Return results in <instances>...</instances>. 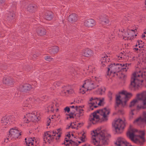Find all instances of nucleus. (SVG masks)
Segmentation results:
<instances>
[{"instance_id": "obj_58", "label": "nucleus", "mask_w": 146, "mask_h": 146, "mask_svg": "<svg viewBox=\"0 0 146 146\" xmlns=\"http://www.w3.org/2000/svg\"><path fill=\"white\" fill-rule=\"evenodd\" d=\"M83 124L82 123H78V125L77 126L78 127H80L82 126Z\"/></svg>"}, {"instance_id": "obj_38", "label": "nucleus", "mask_w": 146, "mask_h": 146, "mask_svg": "<svg viewBox=\"0 0 146 146\" xmlns=\"http://www.w3.org/2000/svg\"><path fill=\"white\" fill-rule=\"evenodd\" d=\"M113 96V93L110 91L108 92V96L109 99L110 101H111L112 100V96Z\"/></svg>"}, {"instance_id": "obj_56", "label": "nucleus", "mask_w": 146, "mask_h": 146, "mask_svg": "<svg viewBox=\"0 0 146 146\" xmlns=\"http://www.w3.org/2000/svg\"><path fill=\"white\" fill-rule=\"evenodd\" d=\"M80 140L82 141V142H84L85 141V139L83 137H80Z\"/></svg>"}, {"instance_id": "obj_30", "label": "nucleus", "mask_w": 146, "mask_h": 146, "mask_svg": "<svg viewBox=\"0 0 146 146\" xmlns=\"http://www.w3.org/2000/svg\"><path fill=\"white\" fill-rule=\"evenodd\" d=\"M36 7V6L35 4H30L27 7V9L29 12L33 13L35 11Z\"/></svg>"}, {"instance_id": "obj_62", "label": "nucleus", "mask_w": 146, "mask_h": 146, "mask_svg": "<svg viewBox=\"0 0 146 146\" xmlns=\"http://www.w3.org/2000/svg\"><path fill=\"white\" fill-rule=\"evenodd\" d=\"M71 145V143H67L65 144V145L66 146H70V145Z\"/></svg>"}, {"instance_id": "obj_48", "label": "nucleus", "mask_w": 146, "mask_h": 146, "mask_svg": "<svg viewBox=\"0 0 146 146\" xmlns=\"http://www.w3.org/2000/svg\"><path fill=\"white\" fill-rule=\"evenodd\" d=\"M92 124H93L90 121V122L88 124V125L87 126V128L88 129L91 126Z\"/></svg>"}, {"instance_id": "obj_43", "label": "nucleus", "mask_w": 146, "mask_h": 146, "mask_svg": "<svg viewBox=\"0 0 146 146\" xmlns=\"http://www.w3.org/2000/svg\"><path fill=\"white\" fill-rule=\"evenodd\" d=\"M124 112L123 110H119L117 111V114H118L123 115Z\"/></svg>"}, {"instance_id": "obj_15", "label": "nucleus", "mask_w": 146, "mask_h": 146, "mask_svg": "<svg viewBox=\"0 0 146 146\" xmlns=\"http://www.w3.org/2000/svg\"><path fill=\"white\" fill-rule=\"evenodd\" d=\"M49 131L46 132L44 134L43 139L44 143H46L47 142L50 143L51 141H52L54 139L53 135H52L51 136L50 134L49 133Z\"/></svg>"}, {"instance_id": "obj_7", "label": "nucleus", "mask_w": 146, "mask_h": 146, "mask_svg": "<svg viewBox=\"0 0 146 146\" xmlns=\"http://www.w3.org/2000/svg\"><path fill=\"white\" fill-rule=\"evenodd\" d=\"M137 99H135L132 101L130 103L129 106L130 107L134 106L138 101H141L143 103V105L137 106V108L138 109H145L146 108V96L144 95L143 94H139L137 95Z\"/></svg>"}, {"instance_id": "obj_52", "label": "nucleus", "mask_w": 146, "mask_h": 146, "mask_svg": "<svg viewBox=\"0 0 146 146\" xmlns=\"http://www.w3.org/2000/svg\"><path fill=\"white\" fill-rule=\"evenodd\" d=\"M50 121H51V120H50V118H49L48 119V120L47 121V126H48L49 125H50Z\"/></svg>"}, {"instance_id": "obj_17", "label": "nucleus", "mask_w": 146, "mask_h": 146, "mask_svg": "<svg viewBox=\"0 0 146 146\" xmlns=\"http://www.w3.org/2000/svg\"><path fill=\"white\" fill-rule=\"evenodd\" d=\"M32 88V87L31 85L27 84L20 85L19 87V90L22 92H26L31 90Z\"/></svg>"}, {"instance_id": "obj_36", "label": "nucleus", "mask_w": 146, "mask_h": 146, "mask_svg": "<svg viewBox=\"0 0 146 146\" xmlns=\"http://www.w3.org/2000/svg\"><path fill=\"white\" fill-rule=\"evenodd\" d=\"M105 90L106 89L104 87L98 89V91L100 92V94L101 95L104 92Z\"/></svg>"}, {"instance_id": "obj_32", "label": "nucleus", "mask_w": 146, "mask_h": 146, "mask_svg": "<svg viewBox=\"0 0 146 146\" xmlns=\"http://www.w3.org/2000/svg\"><path fill=\"white\" fill-rule=\"evenodd\" d=\"M9 14V15L8 16V17L9 20L10 21V19H10L12 20L14 18L15 16V14L14 11L10 12Z\"/></svg>"}, {"instance_id": "obj_59", "label": "nucleus", "mask_w": 146, "mask_h": 146, "mask_svg": "<svg viewBox=\"0 0 146 146\" xmlns=\"http://www.w3.org/2000/svg\"><path fill=\"white\" fill-rule=\"evenodd\" d=\"M52 133L54 134L53 135V136H54L56 135L57 134L56 131H52Z\"/></svg>"}, {"instance_id": "obj_25", "label": "nucleus", "mask_w": 146, "mask_h": 146, "mask_svg": "<svg viewBox=\"0 0 146 146\" xmlns=\"http://www.w3.org/2000/svg\"><path fill=\"white\" fill-rule=\"evenodd\" d=\"M77 15L76 14L74 13L70 15L68 17V21L72 23L75 22L77 21Z\"/></svg>"}, {"instance_id": "obj_47", "label": "nucleus", "mask_w": 146, "mask_h": 146, "mask_svg": "<svg viewBox=\"0 0 146 146\" xmlns=\"http://www.w3.org/2000/svg\"><path fill=\"white\" fill-rule=\"evenodd\" d=\"M92 124H93L90 121V122L88 124V125L87 126V128L88 129L91 126Z\"/></svg>"}, {"instance_id": "obj_19", "label": "nucleus", "mask_w": 146, "mask_h": 146, "mask_svg": "<svg viewBox=\"0 0 146 146\" xmlns=\"http://www.w3.org/2000/svg\"><path fill=\"white\" fill-rule=\"evenodd\" d=\"M95 21L92 19H90L85 20L84 22V25L88 27H92L96 25Z\"/></svg>"}, {"instance_id": "obj_55", "label": "nucleus", "mask_w": 146, "mask_h": 146, "mask_svg": "<svg viewBox=\"0 0 146 146\" xmlns=\"http://www.w3.org/2000/svg\"><path fill=\"white\" fill-rule=\"evenodd\" d=\"M138 46H139V48H143V46H144V45L142 43L139 45H138Z\"/></svg>"}, {"instance_id": "obj_9", "label": "nucleus", "mask_w": 146, "mask_h": 146, "mask_svg": "<svg viewBox=\"0 0 146 146\" xmlns=\"http://www.w3.org/2000/svg\"><path fill=\"white\" fill-rule=\"evenodd\" d=\"M125 122L120 119H118L113 123V126L116 132L119 133H120V131L123 130L125 126Z\"/></svg>"}, {"instance_id": "obj_20", "label": "nucleus", "mask_w": 146, "mask_h": 146, "mask_svg": "<svg viewBox=\"0 0 146 146\" xmlns=\"http://www.w3.org/2000/svg\"><path fill=\"white\" fill-rule=\"evenodd\" d=\"M3 83L8 86H10L13 84L14 81L10 77H5L3 78Z\"/></svg>"}, {"instance_id": "obj_51", "label": "nucleus", "mask_w": 146, "mask_h": 146, "mask_svg": "<svg viewBox=\"0 0 146 146\" xmlns=\"http://www.w3.org/2000/svg\"><path fill=\"white\" fill-rule=\"evenodd\" d=\"M75 112V111H73L72 112H71L70 113V115H74L75 116H76L77 115H76V114H74V113Z\"/></svg>"}, {"instance_id": "obj_64", "label": "nucleus", "mask_w": 146, "mask_h": 146, "mask_svg": "<svg viewBox=\"0 0 146 146\" xmlns=\"http://www.w3.org/2000/svg\"><path fill=\"white\" fill-rule=\"evenodd\" d=\"M82 146H91L90 145H89L88 144H85L84 145H82Z\"/></svg>"}, {"instance_id": "obj_26", "label": "nucleus", "mask_w": 146, "mask_h": 146, "mask_svg": "<svg viewBox=\"0 0 146 146\" xmlns=\"http://www.w3.org/2000/svg\"><path fill=\"white\" fill-rule=\"evenodd\" d=\"M58 51V47L56 46H55L49 48L48 51L51 54H54L57 53Z\"/></svg>"}, {"instance_id": "obj_34", "label": "nucleus", "mask_w": 146, "mask_h": 146, "mask_svg": "<svg viewBox=\"0 0 146 146\" xmlns=\"http://www.w3.org/2000/svg\"><path fill=\"white\" fill-rule=\"evenodd\" d=\"M54 106V105L53 104H52L48 106V107H47V111L49 112L50 111H51L52 112H53L54 109L53 108Z\"/></svg>"}, {"instance_id": "obj_50", "label": "nucleus", "mask_w": 146, "mask_h": 146, "mask_svg": "<svg viewBox=\"0 0 146 146\" xmlns=\"http://www.w3.org/2000/svg\"><path fill=\"white\" fill-rule=\"evenodd\" d=\"M62 129L61 128H59L57 129V131H56L57 134H58V133H60V132L61 131Z\"/></svg>"}, {"instance_id": "obj_2", "label": "nucleus", "mask_w": 146, "mask_h": 146, "mask_svg": "<svg viewBox=\"0 0 146 146\" xmlns=\"http://www.w3.org/2000/svg\"><path fill=\"white\" fill-rule=\"evenodd\" d=\"M138 130L135 129H131L127 133V136L131 140L133 141L135 143L140 145H143L145 142V140L144 136L145 133L143 131H139V133L141 134V135H139L137 136V138H134L135 135V132H137Z\"/></svg>"}, {"instance_id": "obj_27", "label": "nucleus", "mask_w": 146, "mask_h": 146, "mask_svg": "<svg viewBox=\"0 0 146 146\" xmlns=\"http://www.w3.org/2000/svg\"><path fill=\"white\" fill-rule=\"evenodd\" d=\"M53 17V13L50 11L46 12L44 16V18L48 20H51L52 19Z\"/></svg>"}, {"instance_id": "obj_11", "label": "nucleus", "mask_w": 146, "mask_h": 146, "mask_svg": "<svg viewBox=\"0 0 146 146\" xmlns=\"http://www.w3.org/2000/svg\"><path fill=\"white\" fill-rule=\"evenodd\" d=\"M25 117L27 119L26 120L25 119V122L26 123H29L30 121L36 122L39 120V116H37L36 115L35 113L33 112L28 113Z\"/></svg>"}, {"instance_id": "obj_33", "label": "nucleus", "mask_w": 146, "mask_h": 146, "mask_svg": "<svg viewBox=\"0 0 146 146\" xmlns=\"http://www.w3.org/2000/svg\"><path fill=\"white\" fill-rule=\"evenodd\" d=\"M106 57H108L107 56H102V60L103 61L101 62V64L102 67H104L105 65V62L106 63L107 62L106 59Z\"/></svg>"}, {"instance_id": "obj_18", "label": "nucleus", "mask_w": 146, "mask_h": 146, "mask_svg": "<svg viewBox=\"0 0 146 146\" xmlns=\"http://www.w3.org/2000/svg\"><path fill=\"white\" fill-rule=\"evenodd\" d=\"M101 23L102 24L106 25L108 24L109 22L108 17L105 15H102L99 17Z\"/></svg>"}, {"instance_id": "obj_45", "label": "nucleus", "mask_w": 146, "mask_h": 146, "mask_svg": "<svg viewBox=\"0 0 146 146\" xmlns=\"http://www.w3.org/2000/svg\"><path fill=\"white\" fill-rule=\"evenodd\" d=\"M115 33L113 32L111 33V35L110 36V39L113 38L115 37ZM110 40H111V39H110Z\"/></svg>"}, {"instance_id": "obj_39", "label": "nucleus", "mask_w": 146, "mask_h": 146, "mask_svg": "<svg viewBox=\"0 0 146 146\" xmlns=\"http://www.w3.org/2000/svg\"><path fill=\"white\" fill-rule=\"evenodd\" d=\"M70 143H71V145H75L76 146H78V144L76 142L72 141V140L70 139L69 141Z\"/></svg>"}, {"instance_id": "obj_42", "label": "nucleus", "mask_w": 146, "mask_h": 146, "mask_svg": "<svg viewBox=\"0 0 146 146\" xmlns=\"http://www.w3.org/2000/svg\"><path fill=\"white\" fill-rule=\"evenodd\" d=\"M83 111H81L80 110L79 111H78L79 112V114L76 115L78 116L79 118L80 117H81L83 116Z\"/></svg>"}, {"instance_id": "obj_29", "label": "nucleus", "mask_w": 146, "mask_h": 146, "mask_svg": "<svg viewBox=\"0 0 146 146\" xmlns=\"http://www.w3.org/2000/svg\"><path fill=\"white\" fill-rule=\"evenodd\" d=\"M143 115L144 116V117L142 118L141 117H139L134 121V123L139 121L145 122L146 123V111L143 112Z\"/></svg>"}, {"instance_id": "obj_24", "label": "nucleus", "mask_w": 146, "mask_h": 146, "mask_svg": "<svg viewBox=\"0 0 146 146\" xmlns=\"http://www.w3.org/2000/svg\"><path fill=\"white\" fill-rule=\"evenodd\" d=\"M36 32L37 34L40 36L45 35L46 33V30L44 28L41 27L37 28Z\"/></svg>"}, {"instance_id": "obj_23", "label": "nucleus", "mask_w": 146, "mask_h": 146, "mask_svg": "<svg viewBox=\"0 0 146 146\" xmlns=\"http://www.w3.org/2000/svg\"><path fill=\"white\" fill-rule=\"evenodd\" d=\"M93 53L92 51L90 49H86L83 51L82 55L85 57H88L92 56Z\"/></svg>"}, {"instance_id": "obj_53", "label": "nucleus", "mask_w": 146, "mask_h": 146, "mask_svg": "<svg viewBox=\"0 0 146 146\" xmlns=\"http://www.w3.org/2000/svg\"><path fill=\"white\" fill-rule=\"evenodd\" d=\"M60 136H61V133H59V134H58V135L57 136V137L56 138V140L59 139V137H60Z\"/></svg>"}, {"instance_id": "obj_21", "label": "nucleus", "mask_w": 146, "mask_h": 146, "mask_svg": "<svg viewBox=\"0 0 146 146\" xmlns=\"http://www.w3.org/2000/svg\"><path fill=\"white\" fill-rule=\"evenodd\" d=\"M32 99L31 98H28L26 100V102H25L23 105V109L24 110H27L30 108V105L29 104L31 103L32 102Z\"/></svg>"}, {"instance_id": "obj_44", "label": "nucleus", "mask_w": 146, "mask_h": 146, "mask_svg": "<svg viewBox=\"0 0 146 146\" xmlns=\"http://www.w3.org/2000/svg\"><path fill=\"white\" fill-rule=\"evenodd\" d=\"M64 110L65 112H67L68 113H69L70 111V108L69 107H66L64 108Z\"/></svg>"}, {"instance_id": "obj_28", "label": "nucleus", "mask_w": 146, "mask_h": 146, "mask_svg": "<svg viewBox=\"0 0 146 146\" xmlns=\"http://www.w3.org/2000/svg\"><path fill=\"white\" fill-rule=\"evenodd\" d=\"M2 123L4 125H9L10 124V120L9 117L5 116L3 117L1 119Z\"/></svg>"}, {"instance_id": "obj_6", "label": "nucleus", "mask_w": 146, "mask_h": 146, "mask_svg": "<svg viewBox=\"0 0 146 146\" xmlns=\"http://www.w3.org/2000/svg\"><path fill=\"white\" fill-rule=\"evenodd\" d=\"M119 94H121L125 95L124 100L122 101V100L120 99L121 96L120 95L118 96L116 95V104L115 108L116 109L118 107L119 105L121 104L123 107H124L126 105V103L129 100V99L132 96V95L131 93H128L127 92L123 91L119 92Z\"/></svg>"}, {"instance_id": "obj_14", "label": "nucleus", "mask_w": 146, "mask_h": 146, "mask_svg": "<svg viewBox=\"0 0 146 146\" xmlns=\"http://www.w3.org/2000/svg\"><path fill=\"white\" fill-rule=\"evenodd\" d=\"M9 133L8 137L11 138V139H12V138H18L19 136L21 135V132L18 131L17 129H16V128L15 129H11L9 131Z\"/></svg>"}, {"instance_id": "obj_31", "label": "nucleus", "mask_w": 146, "mask_h": 146, "mask_svg": "<svg viewBox=\"0 0 146 146\" xmlns=\"http://www.w3.org/2000/svg\"><path fill=\"white\" fill-rule=\"evenodd\" d=\"M26 140L27 138H25V141L26 145L28 146H34L33 143L34 140L32 138H30L27 141Z\"/></svg>"}, {"instance_id": "obj_61", "label": "nucleus", "mask_w": 146, "mask_h": 146, "mask_svg": "<svg viewBox=\"0 0 146 146\" xmlns=\"http://www.w3.org/2000/svg\"><path fill=\"white\" fill-rule=\"evenodd\" d=\"M68 115L69 116V118H74V117L73 115H70V114H68Z\"/></svg>"}, {"instance_id": "obj_37", "label": "nucleus", "mask_w": 146, "mask_h": 146, "mask_svg": "<svg viewBox=\"0 0 146 146\" xmlns=\"http://www.w3.org/2000/svg\"><path fill=\"white\" fill-rule=\"evenodd\" d=\"M97 102L98 101H99V103L98 104V105L99 106L101 105V103L104 101V98H102L101 99H100V98H97Z\"/></svg>"}, {"instance_id": "obj_63", "label": "nucleus", "mask_w": 146, "mask_h": 146, "mask_svg": "<svg viewBox=\"0 0 146 146\" xmlns=\"http://www.w3.org/2000/svg\"><path fill=\"white\" fill-rule=\"evenodd\" d=\"M65 141L66 142H68V141L69 142L70 140L66 138L65 139Z\"/></svg>"}, {"instance_id": "obj_16", "label": "nucleus", "mask_w": 146, "mask_h": 146, "mask_svg": "<svg viewBox=\"0 0 146 146\" xmlns=\"http://www.w3.org/2000/svg\"><path fill=\"white\" fill-rule=\"evenodd\" d=\"M62 93L64 95H66L68 94H72L74 92V91L73 89L70 88L69 86H64V87H62Z\"/></svg>"}, {"instance_id": "obj_12", "label": "nucleus", "mask_w": 146, "mask_h": 146, "mask_svg": "<svg viewBox=\"0 0 146 146\" xmlns=\"http://www.w3.org/2000/svg\"><path fill=\"white\" fill-rule=\"evenodd\" d=\"M100 109L97 110L90 115L89 120L93 124H96L100 120L99 115L97 114V113L100 114Z\"/></svg>"}, {"instance_id": "obj_3", "label": "nucleus", "mask_w": 146, "mask_h": 146, "mask_svg": "<svg viewBox=\"0 0 146 146\" xmlns=\"http://www.w3.org/2000/svg\"><path fill=\"white\" fill-rule=\"evenodd\" d=\"M91 134L92 140L91 141L94 145L100 146L99 144L101 143L104 145L108 144V138L106 137L103 133L101 132L98 133L96 131H93Z\"/></svg>"}, {"instance_id": "obj_5", "label": "nucleus", "mask_w": 146, "mask_h": 146, "mask_svg": "<svg viewBox=\"0 0 146 146\" xmlns=\"http://www.w3.org/2000/svg\"><path fill=\"white\" fill-rule=\"evenodd\" d=\"M119 94H121L125 95L124 100L122 101V100L120 99L121 96L120 95L118 96L116 95V104L115 108L116 109L118 107L119 105L121 104L123 107H124L126 105V103L129 100V99L132 96V95L131 93H128L127 92L123 91L119 92Z\"/></svg>"}, {"instance_id": "obj_49", "label": "nucleus", "mask_w": 146, "mask_h": 146, "mask_svg": "<svg viewBox=\"0 0 146 146\" xmlns=\"http://www.w3.org/2000/svg\"><path fill=\"white\" fill-rule=\"evenodd\" d=\"M142 41L140 40H138L137 42V44L138 45H139L142 43Z\"/></svg>"}, {"instance_id": "obj_35", "label": "nucleus", "mask_w": 146, "mask_h": 146, "mask_svg": "<svg viewBox=\"0 0 146 146\" xmlns=\"http://www.w3.org/2000/svg\"><path fill=\"white\" fill-rule=\"evenodd\" d=\"M84 106H75V110H76V111L78 112L79 111H83V110L82 108L84 107Z\"/></svg>"}, {"instance_id": "obj_40", "label": "nucleus", "mask_w": 146, "mask_h": 146, "mask_svg": "<svg viewBox=\"0 0 146 146\" xmlns=\"http://www.w3.org/2000/svg\"><path fill=\"white\" fill-rule=\"evenodd\" d=\"M134 110H132L131 112L130 113L129 115V119H131L133 118V115H134L133 111Z\"/></svg>"}, {"instance_id": "obj_8", "label": "nucleus", "mask_w": 146, "mask_h": 146, "mask_svg": "<svg viewBox=\"0 0 146 146\" xmlns=\"http://www.w3.org/2000/svg\"><path fill=\"white\" fill-rule=\"evenodd\" d=\"M99 86V85L96 79L95 81H94L91 79H88L85 81L84 83L82 86V87L86 88L87 90H91L96 88Z\"/></svg>"}, {"instance_id": "obj_46", "label": "nucleus", "mask_w": 146, "mask_h": 146, "mask_svg": "<svg viewBox=\"0 0 146 146\" xmlns=\"http://www.w3.org/2000/svg\"><path fill=\"white\" fill-rule=\"evenodd\" d=\"M142 38L144 39H146V31L142 34Z\"/></svg>"}, {"instance_id": "obj_4", "label": "nucleus", "mask_w": 146, "mask_h": 146, "mask_svg": "<svg viewBox=\"0 0 146 146\" xmlns=\"http://www.w3.org/2000/svg\"><path fill=\"white\" fill-rule=\"evenodd\" d=\"M127 64L124 63H117L116 64L114 63L109 65L108 71L107 73L108 76L110 75L111 73L115 74L116 72H119L122 71L126 72L127 71Z\"/></svg>"}, {"instance_id": "obj_60", "label": "nucleus", "mask_w": 146, "mask_h": 146, "mask_svg": "<svg viewBox=\"0 0 146 146\" xmlns=\"http://www.w3.org/2000/svg\"><path fill=\"white\" fill-rule=\"evenodd\" d=\"M4 3V1L3 0H0V6Z\"/></svg>"}, {"instance_id": "obj_54", "label": "nucleus", "mask_w": 146, "mask_h": 146, "mask_svg": "<svg viewBox=\"0 0 146 146\" xmlns=\"http://www.w3.org/2000/svg\"><path fill=\"white\" fill-rule=\"evenodd\" d=\"M11 138H10V137H9V138H7L6 139H5L4 140V142L6 143H7L8 141V140L11 139Z\"/></svg>"}, {"instance_id": "obj_13", "label": "nucleus", "mask_w": 146, "mask_h": 146, "mask_svg": "<svg viewBox=\"0 0 146 146\" xmlns=\"http://www.w3.org/2000/svg\"><path fill=\"white\" fill-rule=\"evenodd\" d=\"M110 113V110L109 108H105L103 109H100V115L102 116L101 119L102 122H107L108 120V115Z\"/></svg>"}, {"instance_id": "obj_22", "label": "nucleus", "mask_w": 146, "mask_h": 146, "mask_svg": "<svg viewBox=\"0 0 146 146\" xmlns=\"http://www.w3.org/2000/svg\"><path fill=\"white\" fill-rule=\"evenodd\" d=\"M97 98L96 97H92L90 99V101L91 102L88 103V106L90 109L91 110H94L93 106L95 104H97Z\"/></svg>"}, {"instance_id": "obj_57", "label": "nucleus", "mask_w": 146, "mask_h": 146, "mask_svg": "<svg viewBox=\"0 0 146 146\" xmlns=\"http://www.w3.org/2000/svg\"><path fill=\"white\" fill-rule=\"evenodd\" d=\"M121 77L123 78V79H124L126 77V76L124 74H122L121 76Z\"/></svg>"}, {"instance_id": "obj_1", "label": "nucleus", "mask_w": 146, "mask_h": 146, "mask_svg": "<svg viewBox=\"0 0 146 146\" xmlns=\"http://www.w3.org/2000/svg\"><path fill=\"white\" fill-rule=\"evenodd\" d=\"M135 72L133 74L131 80V84L129 86L131 90H135L138 89L142 84L144 80H146V76L145 74Z\"/></svg>"}, {"instance_id": "obj_10", "label": "nucleus", "mask_w": 146, "mask_h": 146, "mask_svg": "<svg viewBox=\"0 0 146 146\" xmlns=\"http://www.w3.org/2000/svg\"><path fill=\"white\" fill-rule=\"evenodd\" d=\"M130 32L129 33L127 31V32L125 31L124 29H123V30H121V31L119 30V35H120L121 36L122 35L123 37V39H124L125 38L126 39H125V40H131L134 38V35L131 34V32L135 33V30L131 29L130 30Z\"/></svg>"}, {"instance_id": "obj_41", "label": "nucleus", "mask_w": 146, "mask_h": 146, "mask_svg": "<svg viewBox=\"0 0 146 146\" xmlns=\"http://www.w3.org/2000/svg\"><path fill=\"white\" fill-rule=\"evenodd\" d=\"M45 59L46 60L50 61L52 60L53 58L51 56H47L45 57Z\"/></svg>"}]
</instances>
